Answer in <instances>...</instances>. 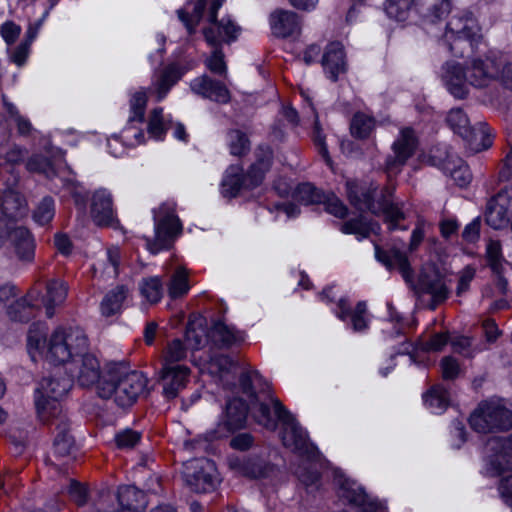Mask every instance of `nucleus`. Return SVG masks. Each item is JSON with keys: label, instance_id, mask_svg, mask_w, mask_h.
<instances>
[{"label": "nucleus", "instance_id": "09e8293b", "mask_svg": "<svg viewBox=\"0 0 512 512\" xmlns=\"http://www.w3.org/2000/svg\"><path fill=\"white\" fill-rule=\"evenodd\" d=\"M141 295L150 303H157L163 296V282L159 276L143 278L139 284Z\"/></svg>", "mask_w": 512, "mask_h": 512}, {"label": "nucleus", "instance_id": "7c9ffc66", "mask_svg": "<svg viewBox=\"0 0 512 512\" xmlns=\"http://www.w3.org/2000/svg\"><path fill=\"white\" fill-rule=\"evenodd\" d=\"M375 257L387 269H397L406 283L413 282V271L406 253L397 248L383 250L378 245H375Z\"/></svg>", "mask_w": 512, "mask_h": 512}, {"label": "nucleus", "instance_id": "ea45409f", "mask_svg": "<svg viewBox=\"0 0 512 512\" xmlns=\"http://www.w3.org/2000/svg\"><path fill=\"white\" fill-rule=\"evenodd\" d=\"M144 132L136 126H126L121 132L120 136H113L108 139L107 147L109 153L115 157H120L124 154V145L134 147L144 143Z\"/></svg>", "mask_w": 512, "mask_h": 512}, {"label": "nucleus", "instance_id": "13d9d810", "mask_svg": "<svg viewBox=\"0 0 512 512\" xmlns=\"http://www.w3.org/2000/svg\"><path fill=\"white\" fill-rule=\"evenodd\" d=\"M55 216L54 200L51 197H44L37 205L33 213L34 221L39 225H46Z\"/></svg>", "mask_w": 512, "mask_h": 512}, {"label": "nucleus", "instance_id": "c9c22d12", "mask_svg": "<svg viewBox=\"0 0 512 512\" xmlns=\"http://www.w3.org/2000/svg\"><path fill=\"white\" fill-rule=\"evenodd\" d=\"M272 34L278 38H287L299 33L300 20L293 11L276 10L269 18Z\"/></svg>", "mask_w": 512, "mask_h": 512}, {"label": "nucleus", "instance_id": "69168bd1", "mask_svg": "<svg viewBox=\"0 0 512 512\" xmlns=\"http://www.w3.org/2000/svg\"><path fill=\"white\" fill-rule=\"evenodd\" d=\"M321 203L324 204L325 210L328 213L334 215L337 218H344L348 213V209L344 203L334 195L324 196Z\"/></svg>", "mask_w": 512, "mask_h": 512}, {"label": "nucleus", "instance_id": "f257e3e1", "mask_svg": "<svg viewBox=\"0 0 512 512\" xmlns=\"http://www.w3.org/2000/svg\"><path fill=\"white\" fill-rule=\"evenodd\" d=\"M45 323H33L27 334V351L32 361L45 358L54 365H69L85 351L89 343L85 332L79 327L58 326L47 337Z\"/></svg>", "mask_w": 512, "mask_h": 512}, {"label": "nucleus", "instance_id": "f03ea898", "mask_svg": "<svg viewBox=\"0 0 512 512\" xmlns=\"http://www.w3.org/2000/svg\"><path fill=\"white\" fill-rule=\"evenodd\" d=\"M208 369L212 375L218 377L223 389L247 398L248 410L259 425L268 430H276L279 420L276 416L275 418L272 416L270 405L259 400L255 390V387L259 386L261 392H265L263 386L266 385L257 370L247 369L237 378V365L226 355H217L211 358Z\"/></svg>", "mask_w": 512, "mask_h": 512}, {"label": "nucleus", "instance_id": "5fc2aeb1", "mask_svg": "<svg viewBox=\"0 0 512 512\" xmlns=\"http://www.w3.org/2000/svg\"><path fill=\"white\" fill-rule=\"evenodd\" d=\"M205 7L206 0H196L191 14L183 9L177 11L179 19L183 22L189 34L194 32L196 25L202 18Z\"/></svg>", "mask_w": 512, "mask_h": 512}, {"label": "nucleus", "instance_id": "6ab92c4d", "mask_svg": "<svg viewBox=\"0 0 512 512\" xmlns=\"http://www.w3.org/2000/svg\"><path fill=\"white\" fill-rule=\"evenodd\" d=\"M90 215L97 226L112 227L118 224L113 196L108 189L99 188L92 193Z\"/></svg>", "mask_w": 512, "mask_h": 512}, {"label": "nucleus", "instance_id": "9b49d317", "mask_svg": "<svg viewBox=\"0 0 512 512\" xmlns=\"http://www.w3.org/2000/svg\"><path fill=\"white\" fill-rule=\"evenodd\" d=\"M154 241H147L148 249L156 254L168 249L174 240L182 232V224L176 215V203L165 201L157 209H153Z\"/></svg>", "mask_w": 512, "mask_h": 512}, {"label": "nucleus", "instance_id": "49530a36", "mask_svg": "<svg viewBox=\"0 0 512 512\" xmlns=\"http://www.w3.org/2000/svg\"><path fill=\"white\" fill-rule=\"evenodd\" d=\"M190 290L189 278L186 269L177 267L172 273L168 283V294L172 299L180 298Z\"/></svg>", "mask_w": 512, "mask_h": 512}, {"label": "nucleus", "instance_id": "393cba45", "mask_svg": "<svg viewBox=\"0 0 512 512\" xmlns=\"http://www.w3.org/2000/svg\"><path fill=\"white\" fill-rule=\"evenodd\" d=\"M487 450L490 455V466L496 474L512 469V434L508 437H493L488 440Z\"/></svg>", "mask_w": 512, "mask_h": 512}, {"label": "nucleus", "instance_id": "a878e982", "mask_svg": "<svg viewBox=\"0 0 512 512\" xmlns=\"http://www.w3.org/2000/svg\"><path fill=\"white\" fill-rule=\"evenodd\" d=\"M339 496L349 504L360 507L363 512H378L382 508L378 500L370 498L358 483L349 479L341 482Z\"/></svg>", "mask_w": 512, "mask_h": 512}, {"label": "nucleus", "instance_id": "a18cd8bd", "mask_svg": "<svg viewBox=\"0 0 512 512\" xmlns=\"http://www.w3.org/2000/svg\"><path fill=\"white\" fill-rule=\"evenodd\" d=\"M170 128H172V120L164 116L163 109H153L148 121L149 135L156 140H163L166 131Z\"/></svg>", "mask_w": 512, "mask_h": 512}, {"label": "nucleus", "instance_id": "5701e85b", "mask_svg": "<svg viewBox=\"0 0 512 512\" xmlns=\"http://www.w3.org/2000/svg\"><path fill=\"white\" fill-rule=\"evenodd\" d=\"M71 382L77 379L82 387H90L102 381L100 377V364L97 358L85 351L76 359V362L67 367Z\"/></svg>", "mask_w": 512, "mask_h": 512}, {"label": "nucleus", "instance_id": "c03bdc74", "mask_svg": "<svg viewBox=\"0 0 512 512\" xmlns=\"http://www.w3.org/2000/svg\"><path fill=\"white\" fill-rule=\"evenodd\" d=\"M128 290L120 285L110 290L103 298L100 304L101 314L105 317L113 316L122 309L123 302L127 298Z\"/></svg>", "mask_w": 512, "mask_h": 512}, {"label": "nucleus", "instance_id": "9d476101", "mask_svg": "<svg viewBox=\"0 0 512 512\" xmlns=\"http://www.w3.org/2000/svg\"><path fill=\"white\" fill-rule=\"evenodd\" d=\"M268 396L273 406L274 414L282 425L280 436L283 445L299 455H314L316 448L309 441L307 431L300 426L293 415L277 398Z\"/></svg>", "mask_w": 512, "mask_h": 512}, {"label": "nucleus", "instance_id": "b1692460", "mask_svg": "<svg viewBox=\"0 0 512 512\" xmlns=\"http://www.w3.org/2000/svg\"><path fill=\"white\" fill-rule=\"evenodd\" d=\"M196 62L190 61L183 65L180 63H171L165 66L159 74L155 75L151 89L156 94L157 101H162L171 88L183 77V75L193 69Z\"/></svg>", "mask_w": 512, "mask_h": 512}, {"label": "nucleus", "instance_id": "774afa93", "mask_svg": "<svg viewBox=\"0 0 512 512\" xmlns=\"http://www.w3.org/2000/svg\"><path fill=\"white\" fill-rule=\"evenodd\" d=\"M71 500L78 506H84L88 500L87 488L77 481L72 480L68 490Z\"/></svg>", "mask_w": 512, "mask_h": 512}, {"label": "nucleus", "instance_id": "603ef678", "mask_svg": "<svg viewBox=\"0 0 512 512\" xmlns=\"http://www.w3.org/2000/svg\"><path fill=\"white\" fill-rule=\"evenodd\" d=\"M227 144L230 153L234 156H243L250 150V141L247 135L238 129L228 131Z\"/></svg>", "mask_w": 512, "mask_h": 512}, {"label": "nucleus", "instance_id": "f704fd0d", "mask_svg": "<svg viewBox=\"0 0 512 512\" xmlns=\"http://www.w3.org/2000/svg\"><path fill=\"white\" fill-rule=\"evenodd\" d=\"M323 69L329 79L337 81L346 71L344 47L340 42H331L326 46L321 59Z\"/></svg>", "mask_w": 512, "mask_h": 512}, {"label": "nucleus", "instance_id": "7ed1b4c3", "mask_svg": "<svg viewBox=\"0 0 512 512\" xmlns=\"http://www.w3.org/2000/svg\"><path fill=\"white\" fill-rule=\"evenodd\" d=\"M483 55H473L463 68L459 63L447 61L441 68V79L454 97L463 99L469 92V86L488 87L493 81H501L500 54L493 50Z\"/></svg>", "mask_w": 512, "mask_h": 512}, {"label": "nucleus", "instance_id": "dca6fc26", "mask_svg": "<svg viewBox=\"0 0 512 512\" xmlns=\"http://www.w3.org/2000/svg\"><path fill=\"white\" fill-rule=\"evenodd\" d=\"M332 312L356 333H365L369 329L372 316L366 301H359L352 307L348 298L341 297L332 308Z\"/></svg>", "mask_w": 512, "mask_h": 512}, {"label": "nucleus", "instance_id": "8fccbe9b", "mask_svg": "<svg viewBox=\"0 0 512 512\" xmlns=\"http://www.w3.org/2000/svg\"><path fill=\"white\" fill-rule=\"evenodd\" d=\"M3 106L9 117L14 121L17 127L18 134L21 136H28L34 130L30 120L21 115L18 108L8 101L6 95H2Z\"/></svg>", "mask_w": 512, "mask_h": 512}, {"label": "nucleus", "instance_id": "4be33fe9", "mask_svg": "<svg viewBox=\"0 0 512 512\" xmlns=\"http://www.w3.org/2000/svg\"><path fill=\"white\" fill-rule=\"evenodd\" d=\"M241 33V27L229 16L211 21L203 30L204 38L211 47H222L236 41Z\"/></svg>", "mask_w": 512, "mask_h": 512}, {"label": "nucleus", "instance_id": "e2e57ef3", "mask_svg": "<svg viewBox=\"0 0 512 512\" xmlns=\"http://www.w3.org/2000/svg\"><path fill=\"white\" fill-rule=\"evenodd\" d=\"M211 55L205 60L206 67L213 73L220 76H226L227 65L224 60L222 47H213Z\"/></svg>", "mask_w": 512, "mask_h": 512}, {"label": "nucleus", "instance_id": "37998d69", "mask_svg": "<svg viewBox=\"0 0 512 512\" xmlns=\"http://www.w3.org/2000/svg\"><path fill=\"white\" fill-rule=\"evenodd\" d=\"M423 401L432 413L442 414L450 403L449 391L441 384L434 385L423 395Z\"/></svg>", "mask_w": 512, "mask_h": 512}, {"label": "nucleus", "instance_id": "338daca9", "mask_svg": "<svg viewBox=\"0 0 512 512\" xmlns=\"http://www.w3.org/2000/svg\"><path fill=\"white\" fill-rule=\"evenodd\" d=\"M21 31V27L13 21H6L0 26V35L8 46L17 41Z\"/></svg>", "mask_w": 512, "mask_h": 512}, {"label": "nucleus", "instance_id": "de8ad7c7", "mask_svg": "<svg viewBox=\"0 0 512 512\" xmlns=\"http://www.w3.org/2000/svg\"><path fill=\"white\" fill-rule=\"evenodd\" d=\"M147 93L144 89L136 91L130 98V116L127 126H135V123L141 124L144 119Z\"/></svg>", "mask_w": 512, "mask_h": 512}, {"label": "nucleus", "instance_id": "e433bc0d", "mask_svg": "<svg viewBox=\"0 0 512 512\" xmlns=\"http://www.w3.org/2000/svg\"><path fill=\"white\" fill-rule=\"evenodd\" d=\"M50 421L57 430L53 452L58 458H66L73 455L76 450L74 438L69 433V422L66 416L54 417Z\"/></svg>", "mask_w": 512, "mask_h": 512}, {"label": "nucleus", "instance_id": "0eeeda50", "mask_svg": "<svg viewBox=\"0 0 512 512\" xmlns=\"http://www.w3.org/2000/svg\"><path fill=\"white\" fill-rule=\"evenodd\" d=\"M415 9L425 26L435 25L445 18L451 9L450 0H387L386 14L397 21H405L409 11Z\"/></svg>", "mask_w": 512, "mask_h": 512}, {"label": "nucleus", "instance_id": "f3484780", "mask_svg": "<svg viewBox=\"0 0 512 512\" xmlns=\"http://www.w3.org/2000/svg\"><path fill=\"white\" fill-rule=\"evenodd\" d=\"M418 144L415 132L411 128L400 130L398 138L392 145L393 155L386 160V170L389 176L396 175L414 154Z\"/></svg>", "mask_w": 512, "mask_h": 512}, {"label": "nucleus", "instance_id": "0e129e2a", "mask_svg": "<svg viewBox=\"0 0 512 512\" xmlns=\"http://www.w3.org/2000/svg\"><path fill=\"white\" fill-rule=\"evenodd\" d=\"M450 175L459 187H466L472 180L469 167L461 159L454 169L450 170Z\"/></svg>", "mask_w": 512, "mask_h": 512}, {"label": "nucleus", "instance_id": "a211bd4d", "mask_svg": "<svg viewBox=\"0 0 512 512\" xmlns=\"http://www.w3.org/2000/svg\"><path fill=\"white\" fill-rule=\"evenodd\" d=\"M248 405L241 397L229 399L223 412L214 438H222L245 427Z\"/></svg>", "mask_w": 512, "mask_h": 512}, {"label": "nucleus", "instance_id": "c756f323", "mask_svg": "<svg viewBox=\"0 0 512 512\" xmlns=\"http://www.w3.org/2000/svg\"><path fill=\"white\" fill-rule=\"evenodd\" d=\"M191 90L202 96L219 103H227L230 100V93L227 87L220 81L202 75L190 82Z\"/></svg>", "mask_w": 512, "mask_h": 512}, {"label": "nucleus", "instance_id": "bf43d9fd", "mask_svg": "<svg viewBox=\"0 0 512 512\" xmlns=\"http://www.w3.org/2000/svg\"><path fill=\"white\" fill-rule=\"evenodd\" d=\"M26 167L30 172L42 173L48 178L55 175V169L51 160L41 154L31 156Z\"/></svg>", "mask_w": 512, "mask_h": 512}, {"label": "nucleus", "instance_id": "c85d7f7f", "mask_svg": "<svg viewBox=\"0 0 512 512\" xmlns=\"http://www.w3.org/2000/svg\"><path fill=\"white\" fill-rule=\"evenodd\" d=\"M39 295L40 291L33 288L24 297L10 304L7 308L9 318L12 321L24 323L35 317L41 309Z\"/></svg>", "mask_w": 512, "mask_h": 512}, {"label": "nucleus", "instance_id": "052dcab7", "mask_svg": "<svg viewBox=\"0 0 512 512\" xmlns=\"http://www.w3.org/2000/svg\"><path fill=\"white\" fill-rule=\"evenodd\" d=\"M141 437V432L125 428L115 434L114 440L119 449H132L140 442Z\"/></svg>", "mask_w": 512, "mask_h": 512}, {"label": "nucleus", "instance_id": "423d86ee", "mask_svg": "<svg viewBox=\"0 0 512 512\" xmlns=\"http://www.w3.org/2000/svg\"><path fill=\"white\" fill-rule=\"evenodd\" d=\"M147 385L146 377L138 371L125 374L118 371H109L97 386L101 398H113L115 403L122 407H129L144 392Z\"/></svg>", "mask_w": 512, "mask_h": 512}, {"label": "nucleus", "instance_id": "6e6d98bb", "mask_svg": "<svg viewBox=\"0 0 512 512\" xmlns=\"http://www.w3.org/2000/svg\"><path fill=\"white\" fill-rule=\"evenodd\" d=\"M187 355V349L184 343L180 339L171 341L166 350L164 351L162 366H176L178 362L185 359Z\"/></svg>", "mask_w": 512, "mask_h": 512}, {"label": "nucleus", "instance_id": "680f3d73", "mask_svg": "<svg viewBox=\"0 0 512 512\" xmlns=\"http://www.w3.org/2000/svg\"><path fill=\"white\" fill-rule=\"evenodd\" d=\"M309 105L312 106L311 103H309ZM311 111L314 116V127H313V133H312V138H313L314 144L318 148L319 154L324 158L326 163L328 165H330L331 159H330L329 152H328V149H327V146L325 143V136L322 133V130L320 127L317 113L315 112V109L313 107H311Z\"/></svg>", "mask_w": 512, "mask_h": 512}, {"label": "nucleus", "instance_id": "1a4fd4ad", "mask_svg": "<svg viewBox=\"0 0 512 512\" xmlns=\"http://www.w3.org/2000/svg\"><path fill=\"white\" fill-rule=\"evenodd\" d=\"M470 427L477 433H494L512 427V412L499 400H484L469 417Z\"/></svg>", "mask_w": 512, "mask_h": 512}, {"label": "nucleus", "instance_id": "4d7b16f0", "mask_svg": "<svg viewBox=\"0 0 512 512\" xmlns=\"http://www.w3.org/2000/svg\"><path fill=\"white\" fill-rule=\"evenodd\" d=\"M294 198L304 205H310L315 203H321L324 198V195L319 190H317L312 184L303 183L297 187L294 193Z\"/></svg>", "mask_w": 512, "mask_h": 512}, {"label": "nucleus", "instance_id": "412c9836", "mask_svg": "<svg viewBox=\"0 0 512 512\" xmlns=\"http://www.w3.org/2000/svg\"><path fill=\"white\" fill-rule=\"evenodd\" d=\"M512 222V187L502 189L487 205L486 222L494 229H501Z\"/></svg>", "mask_w": 512, "mask_h": 512}, {"label": "nucleus", "instance_id": "79ce46f5", "mask_svg": "<svg viewBox=\"0 0 512 512\" xmlns=\"http://www.w3.org/2000/svg\"><path fill=\"white\" fill-rule=\"evenodd\" d=\"M340 230L344 234H354L358 240H362L368 238L371 233H379L381 227L379 223L368 220L364 216H359L342 223Z\"/></svg>", "mask_w": 512, "mask_h": 512}, {"label": "nucleus", "instance_id": "3c124183", "mask_svg": "<svg viewBox=\"0 0 512 512\" xmlns=\"http://www.w3.org/2000/svg\"><path fill=\"white\" fill-rule=\"evenodd\" d=\"M486 259L495 275H500L504 271V265L507 264V261L502 255V248L499 241H488L486 245Z\"/></svg>", "mask_w": 512, "mask_h": 512}, {"label": "nucleus", "instance_id": "58836bf2", "mask_svg": "<svg viewBox=\"0 0 512 512\" xmlns=\"http://www.w3.org/2000/svg\"><path fill=\"white\" fill-rule=\"evenodd\" d=\"M258 185H250V177L247 172L242 173V168L236 165L228 167L221 182V193L226 198L236 197L241 189H253Z\"/></svg>", "mask_w": 512, "mask_h": 512}, {"label": "nucleus", "instance_id": "6e6552de", "mask_svg": "<svg viewBox=\"0 0 512 512\" xmlns=\"http://www.w3.org/2000/svg\"><path fill=\"white\" fill-rule=\"evenodd\" d=\"M72 387L69 376H51L41 380L39 388L35 391V406L38 417L43 422H49L62 414L60 400Z\"/></svg>", "mask_w": 512, "mask_h": 512}, {"label": "nucleus", "instance_id": "864d4df0", "mask_svg": "<svg viewBox=\"0 0 512 512\" xmlns=\"http://www.w3.org/2000/svg\"><path fill=\"white\" fill-rule=\"evenodd\" d=\"M374 126L375 120L373 117L360 112L356 113L350 124L351 134L354 137L365 139L371 134Z\"/></svg>", "mask_w": 512, "mask_h": 512}, {"label": "nucleus", "instance_id": "ddd939ff", "mask_svg": "<svg viewBox=\"0 0 512 512\" xmlns=\"http://www.w3.org/2000/svg\"><path fill=\"white\" fill-rule=\"evenodd\" d=\"M114 499L113 494L109 492L102 493L95 504L97 512H143L147 505L145 493L133 485L119 487L117 493L118 509L114 507Z\"/></svg>", "mask_w": 512, "mask_h": 512}, {"label": "nucleus", "instance_id": "bb28decb", "mask_svg": "<svg viewBox=\"0 0 512 512\" xmlns=\"http://www.w3.org/2000/svg\"><path fill=\"white\" fill-rule=\"evenodd\" d=\"M190 369L185 365L162 366L160 380L165 397L175 398L189 381Z\"/></svg>", "mask_w": 512, "mask_h": 512}, {"label": "nucleus", "instance_id": "2f4dec72", "mask_svg": "<svg viewBox=\"0 0 512 512\" xmlns=\"http://www.w3.org/2000/svg\"><path fill=\"white\" fill-rule=\"evenodd\" d=\"M228 466L231 471L247 478L265 477L272 467L259 457L230 456Z\"/></svg>", "mask_w": 512, "mask_h": 512}, {"label": "nucleus", "instance_id": "473e14b6", "mask_svg": "<svg viewBox=\"0 0 512 512\" xmlns=\"http://www.w3.org/2000/svg\"><path fill=\"white\" fill-rule=\"evenodd\" d=\"M207 337L217 348H230L243 343L245 333L238 330L233 325H227L224 322L217 321L207 333Z\"/></svg>", "mask_w": 512, "mask_h": 512}, {"label": "nucleus", "instance_id": "2eb2a0df", "mask_svg": "<svg viewBox=\"0 0 512 512\" xmlns=\"http://www.w3.org/2000/svg\"><path fill=\"white\" fill-rule=\"evenodd\" d=\"M1 208L10 221L22 218L27 213V203L19 191V175L10 172L7 178H0Z\"/></svg>", "mask_w": 512, "mask_h": 512}, {"label": "nucleus", "instance_id": "72a5a7b5", "mask_svg": "<svg viewBox=\"0 0 512 512\" xmlns=\"http://www.w3.org/2000/svg\"><path fill=\"white\" fill-rule=\"evenodd\" d=\"M415 290L418 295H431V309H435L436 306L443 302L448 296V289L444 280L435 272L422 273Z\"/></svg>", "mask_w": 512, "mask_h": 512}, {"label": "nucleus", "instance_id": "4c0bfd02", "mask_svg": "<svg viewBox=\"0 0 512 512\" xmlns=\"http://www.w3.org/2000/svg\"><path fill=\"white\" fill-rule=\"evenodd\" d=\"M67 283L61 279H51L46 284V295H39L40 308H45V314L52 318L55 308L62 305L67 297Z\"/></svg>", "mask_w": 512, "mask_h": 512}, {"label": "nucleus", "instance_id": "a19ab883", "mask_svg": "<svg viewBox=\"0 0 512 512\" xmlns=\"http://www.w3.org/2000/svg\"><path fill=\"white\" fill-rule=\"evenodd\" d=\"M256 161L250 166L249 173L250 185H260L265 177L266 172L269 171L273 152L268 145H259L255 151Z\"/></svg>", "mask_w": 512, "mask_h": 512}, {"label": "nucleus", "instance_id": "aec40b11", "mask_svg": "<svg viewBox=\"0 0 512 512\" xmlns=\"http://www.w3.org/2000/svg\"><path fill=\"white\" fill-rule=\"evenodd\" d=\"M11 131L0 114V178H7L8 173H17L15 165L19 164L25 155V150L17 144H9Z\"/></svg>", "mask_w": 512, "mask_h": 512}, {"label": "nucleus", "instance_id": "4468645a", "mask_svg": "<svg viewBox=\"0 0 512 512\" xmlns=\"http://www.w3.org/2000/svg\"><path fill=\"white\" fill-rule=\"evenodd\" d=\"M183 478L190 489L196 493L213 491L218 483L215 464L207 458L187 461L184 465Z\"/></svg>", "mask_w": 512, "mask_h": 512}, {"label": "nucleus", "instance_id": "20e7f679", "mask_svg": "<svg viewBox=\"0 0 512 512\" xmlns=\"http://www.w3.org/2000/svg\"><path fill=\"white\" fill-rule=\"evenodd\" d=\"M346 189L350 204L359 211H369L376 216H382L390 231L407 229L406 226L400 225L405 219L402 206L386 198V193L390 194L389 189H386L382 198L377 201L374 199L377 187L372 184L347 181Z\"/></svg>", "mask_w": 512, "mask_h": 512}, {"label": "nucleus", "instance_id": "cd10ccee", "mask_svg": "<svg viewBox=\"0 0 512 512\" xmlns=\"http://www.w3.org/2000/svg\"><path fill=\"white\" fill-rule=\"evenodd\" d=\"M7 238L21 260L30 261L34 257L35 242L30 231L24 226L5 224Z\"/></svg>", "mask_w": 512, "mask_h": 512}, {"label": "nucleus", "instance_id": "f8f14e48", "mask_svg": "<svg viewBox=\"0 0 512 512\" xmlns=\"http://www.w3.org/2000/svg\"><path fill=\"white\" fill-rule=\"evenodd\" d=\"M449 127L476 152L486 150L492 146L491 130L486 123H479L478 127H471L469 119L460 108L451 109L446 118Z\"/></svg>", "mask_w": 512, "mask_h": 512}, {"label": "nucleus", "instance_id": "39448f33", "mask_svg": "<svg viewBox=\"0 0 512 512\" xmlns=\"http://www.w3.org/2000/svg\"><path fill=\"white\" fill-rule=\"evenodd\" d=\"M441 41L452 55L459 58L469 50L476 53L482 46L486 47L481 27L469 11H458L449 18Z\"/></svg>", "mask_w": 512, "mask_h": 512}]
</instances>
